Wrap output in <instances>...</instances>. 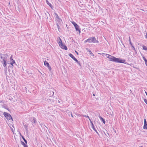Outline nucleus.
<instances>
[{
    "label": "nucleus",
    "mask_w": 147,
    "mask_h": 147,
    "mask_svg": "<svg viewBox=\"0 0 147 147\" xmlns=\"http://www.w3.org/2000/svg\"><path fill=\"white\" fill-rule=\"evenodd\" d=\"M105 130L106 132H105V131H103V132L105 134V135L106 136L108 137V136H109V133H108L107 131L105 129Z\"/></svg>",
    "instance_id": "nucleus-16"
},
{
    "label": "nucleus",
    "mask_w": 147,
    "mask_h": 147,
    "mask_svg": "<svg viewBox=\"0 0 147 147\" xmlns=\"http://www.w3.org/2000/svg\"><path fill=\"white\" fill-rule=\"evenodd\" d=\"M12 56L11 55L10 58L11 61V62H15V60L13 59Z\"/></svg>",
    "instance_id": "nucleus-24"
},
{
    "label": "nucleus",
    "mask_w": 147,
    "mask_h": 147,
    "mask_svg": "<svg viewBox=\"0 0 147 147\" xmlns=\"http://www.w3.org/2000/svg\"><path fill=\"white\" fill-rule=\"evenodd\" d=\"M71 23L74 25V27L78 25V24L74 21L72 22Z\"/></svg>",
    "instance_id": "nucleus-25"
},
{
    "label": "nucleus",
    "mask_w": 147,
    "mask_h": 147,
    "mask_svg": "<svg viewBox=\"0 0 147 147\" xmlns=\"http://www.w3.org/2000/svg\"><path fill=\"white\" fill-rule=\"evenodd\" d=\"M41 147H42V146H41Z\"/></svg>",
    "instance_id": "nucleus-60"
},
{
    "label": "nucleus",
    "mask_w": 147,
    "mask_h": 147,
    "mask_svg": "<svg viewBox=\"0 0 147 147\" xmlns=\"http://www.w3.org/2000/svg\"><path fill=\"white\" fill-rule=\"evenodd\" d=\"M58 102L59 103H60V101L59 100L58 101Z\"/></svg>",
    "instance_id": "nucleus-55"
},
{
    "label": "nucleus",
    "mask_w": 147,
    "mask_h": 147,
    "mask_svg": "<svg viewBox=\"0 0 147 147\" xmlns=\"http://www.w3.org/2000/svg\"><path fill=\"white\" fill-rule=\"evenodd\" d=\"M143 128L144 129H147V123L146 119H144V125Z\"/></svg>",
    "instance_id": "nucleus-10"
},
{
    "label": "nucleus",
    "mask_w": 147,
    "mask_h": 147,
    "mask_svg": "<svg viewBox=\"0 0 147 147\" xmlns=\"http://www.w3.org/2000/svg\"><path fill=\"white\" fill-rule=\"evenodd\" d=\"M23 139V140H24L25 139L24 137V136H22L21 137Z\"/></svg>",
    "instance_id": "nucleus-40"
},
{
    "label": "nucleus",
    "mask_w": 147,
    "mask_h": 147,
    "mask_svg": "<svg viewBox=\"0 0 147 147\" xmlns=\"http://www.w3.org/2000/svg\"><path fill=\"white\" fill-rule=\"evenodd\" d=\"M54 14L55 15V16H56V19L58 18H59V17L58 16L57 14V13H56L55 12H54Z\"/></svg>",
    "instance_id": "nucleus-27"
},
{
    "label": "nucleus",
    "mask_w": 147,
    "mask_h": 147,
    "mask_svg": "<svg viewBox=\"0 0 147 147\" xmlns=\"http://www.w3.org/2000/svg\"><path fill=\"white\" fill-rule=\"evenodd\" d=\"M47 67H48L49 71H50L51 69V68L50 66L49 65Z\"/></svg>",
    "instance_id": "nucleus-31"
},
{
    "label": "nucleus",
    "mask_w": 147,
    "mask_h": 147,
    "mask_svg": "<svg viewBox=\"0 0 147 147\" xmlns=\"http://www.w3.org/2000/svg\"><path fill=\"white\" fill-rule=\"evenodd\" d=\"M52 93L51 92V94H52Z\"/></svg>",
    "instance_id": "nucleus-59"
},
{
    "label": "nucleus",
    "mask_w": 147,
    "mask_h": 147,
    "mask_svg": "<svg viewBox=\"0 0 147 147\" xmlns=\"http://www.w3.org/2000/svg\"><path fill=\"white\" fill-rule=\"evenodd\" d=\"M70 115H71V117H73V114H72V113H70Z\"/></svg>",
    "instance_id": "nucleus-43"
},
{
    "label": "nucleus",
    "mask_w": 147,
    "mask_h": 147,
    "mask_svg": "<svg viewBox=\"0 0 147 147\" xmlns=\"http://www.w3.org/2000/svg\"><path fill=\"white\" fill-rule=\"evenodd\" d=\"M4 108H5L6 109H7V110H8V111H9V109L8 108H7V107H4Z\"/></svg>",
    "instance_id": "nucleus-36"
},
{
    "label": "nucleus",
    "mask_w": 147,
    "mask_h": 147,
    "mask_svg": "<svg viewBox=\"0 0 147 147\" xmlns=\"http://www.w3.org/2000/svg\"><path fill=\"white\" fill-rule=\"evenodd\" d=\"M105 56L107 58H108L109 61H111L116 62L117 58L116 57L107 54H105Z\"/></svg>",
    "instance_id": "nucleus-2"
},
{
    "label": "nucleus",
    "mask_w": 147,
    "mask_h": 147,
    "mask_svg": "<svg viewBox=\"0 0 147 147\" xmlns=\"http://www.w3.org/2000/svg\"><path fill=\"white\" fill-rule=\"evenodd\" d=\"M24 127L26 130L28 131V126L26 125H24Z\"/></svg>",
    "instance_id": "nucleus-26"
},
{
    "label": "nucleus",
    "mask_w": 147,
    "mask_h": 147,
    "mask_svg": "<svg viewBox=\"0 0 147 147\" xmlns=\"http://www.w3.org/2000/svg\"><path fill=\"white\" fill-rule=\"evenodd\" d=\"M51 92L52 93V94H51V95H50V96H53V95H54V92L53 91Z\"/></svg>",
    "instance_id": "nucleus-37"
},
{
    "label": "nucleus",
    "mask_w": 147,
    "mask_h": 147,
    "mask_svg": "<svg viewBox=\"0 0 147 147\" xmlns=\"http://www.w3.org/2000/svg\"><path fill=\"white\" fill-rule=\"evenodd\" d=\"M140 147H143L142 146H140Z\"/></svg>",
    "instance_id": "nucleus-52"
},
{
    "label": "nucleus",
    "mask_w": 147,
    "mask_h": 147,
    "mask_svg": "<svg viewBox=\"0 0 147 147\" xmlns=\"http://www.w3.org/2000/svg\"><path fill=\"white\" fill-rule=\"evenodd\" d=\"M76 62H77L78 60L75 57L73 59Z\"/></svg>",
    "instance_id": "nucleus-32"
},
{
    "label": "nucleus",
    "mask_w": 147,
    "mask_h": 147,
    "mask_svg": "<svg viewBox=\"0 0 147 147\" xmlns=\"http://www.w3.org/2000/svg\"><path fill=\"white\" fill-rule=\"evenodd\" d=\"M56 19V20L57 21V23L56 24L57 26L58 30L60 31V30L61 29L59 25H61L62 24V20L61 19L59 18H57Z\"/></svg>",
    "instance_id": "nucleus-4"
},
{
    "label": "nucleus",
    "mask_w": 147,
    "mask_h": 147,
    "mask_svg": "<svg viewBox=\"0 0 147 147\" xmlns=\"http://www.w3.org/2000/svg\"><path fill=\"white\" fill-rule=\"evenodd\" d=\"M20 9L19 8L18 9V10L20 11Z\"/></svg>",
    "instance_id": "nucleus-56"
},
{
    "label": "nucleus",
    "mask_w": 147,
    "mask_h": 147,
    "mask_svg": "<svg viewBox=\"0 0 147 147\" xmlns=\"http://www.w3.org/2000/svg\"><path fill=\"white\" fill-rule=\"evenodd\" d=\"M20 136H21V137H22V136H23L21 134V133L20 132Z\"/></svg>",
    "instance_id": "nucleus-47"
},
{
    "label": "nucleus",
    "mask_w": 147,
    "mask_h": 147,
    "mask_svg": "<svg viewBox=\"0 0 147 147\" xmlns=\"http://www.w3.org/2000/svg\"><path fill=\"white\" fill-rule=\"evenodd\" d=\"M10 65L12 66V67L13 66V64L14 63H15V62H11L10 63Z\"/></svg>",
    "instance_id": "nucleus-29"
},
{
    "label": "nucleus",
    "mask_w": 147,
    "mask_h": 147,
    "mask_svg": "<svg viewBox=\"0 0 147 147\" xmlns=\"http://www.w3.org/2000/svg\"><path fill=\"white\" fill-rule=\"evenodd\" d=\"M126 60L124 59H122L120 58H116V63H123L125 64H127V63L125 62Z\"/></svg>",
    "instance_id": "nucleus-6"
},
{
    "label": "nucleus",
    "mask_w": 147,
    "mask_h": 147,
    "mask_svg": "<svg viewBox=\"0 0 147 147\" xmlns=\"http://www.w3.org/2000/svg\"><path fill=\"white\" fill-rule=\"evenodd\" d=\"M145 38H146L147 39V32L146 33V35L145 36Z\"/></svg>",
    "instance_id": "nucleus-44"
},
{
    "label": "nucleus",
    "mask_w": 147,
    "mask_h": 147,
    "mask_svg": "<svg viewBox=\"0 0 147 147\" xmlns=\"http://www.w3.org/2000/svg\"><path fill=\"white\" fill-rule=\"evenodd\" d=\"M129 43H130V42H131L130 38L129 36Z\"/></svg>",
    "instance_id": "nucleus-41"
},
{
    "label": "nucleus",
    "mask_w": 147,
    "mask_h": 147,
    "mask_svg": "<svg viewBox=\"0 0 147 147\" xmlns=\"http://www.w3.org/2000/svg\"><path fill=\"white\" fill-rule=\"evenodd\" d=\"M145 64H146V66H147V61H146V62H145Z\"/></svg>",
    "instance_id": "nucleus-45"
},
{
    "label": "nucleus",
    "mask_w": 147,
    "mask_h": 147,
    "mask_svg": "<svg viewBox=\"0 0 147 147\" xmlns=\"http://www.w3.org/2000/svg\"><path fill=\"white\" fill-rule=\"evenodd\" d=\"M27 73L28 74V75H29L30 74H32V73H29L28 71H27Z\"/></svg>",
    "instance_id": "nucleus-42"
},
{
    "label": "nucleus",
    "mask_w": 147,
    "mask_h": 147,
    "mask_svg": "<svg viewBox=\"0 0 147 147\" xmlns=\"http://www.w3.org/2000/svg\"><path fill=\"white\" fill-rule=\"evenodd\" d=\"M81 67L82 66L81 64V63H80V62L78 61L77 62H76Z\"/></svg>",
    "instance_id": "nucleus-30"
},
{
    "label": "nucleus",
    "mask_w": 147,
    "mask_h": 147,
    "mask_svg": "<svg viewBox=\"0 0 147 147\" xmlns=\"http://www.w3.org/2000/svg\"><path fill=\"white\" fill-rule=\"evenodd\" d=\"M89 40V43L93 42L94 43H98L99 41L97 40H96L94 37L92 36L90 37L88 39Z\"/></svg>",
    "instance_id": "nucleus-5"
},
{
    "label": "nucleus",
    "mask_w": 147,
    "mask_h": 147,
    "mask_svg": "<svg viewBox=\"0 0 147 147\" xmlns=\"http://www.w3.org/2000/svg\"><path fill=\"white\" fill-rule=\"evenodd\" d=\"M32 123L33 126L34 127V125H36V123H37V122L36 121V118L34 117H33V120L31 121Z\"/></svg>",
    "instance_id": "nucleus-9"
},
{
    "label": "nucleus",
    "mask_w": 147,
    "mask_h": 147,
    "mask_svg": "<svg viewBox=\"0 0 147 147\" xmlns=\"http://www.w3.org/2000/svg\"><path fill=\"white\" fill-rule=\"evenodd\" d=\"M141 55L142 56V58H143V60H144V61H145V62H146V61H147V59H146L145 58V57H144V55H143V54H141Z\"/></svg>",
    "instance_id": "nucleus-22"
},
{
    "label": "nucleus",
    "mask_w": 147,
    "mask_h": 147,
    "mask_svg": "<svg viewBox=\"0 0 147 147\" xmlns=\"http://www.w3.org/2000/svg\"><path fill=\"white\" fill-rule=\"evenodd\" d=\"M59 47L62 49L67 50L68 49L67 46L63 43L59 45Z\"/></svg>",
    "instance_id": "nucleus-8"
},
{
    "label": "nucleus",
    "mask_w": 147,
    "mask_h": 147,
    "mask_svg": "<svg viewBox=\"0 0 147 147\" xmlns=\"http://www.w3.org/2000/svg\"><path fill=\"white\" fill-rule=\"evenodd\" d=\"M82 116L84 117L88 118L89 119L90 122V121H92L91 119L90 118V117L88 115H82Z\"/></svg>",
    "instance_id": "nucleus-21"
},
{
    "label": "nucleus",
    "mask_w": 147,
    "mask_h": 147,
    "mask_svg": "<svg viewBox=\"0 0 147 147\" xmlns=\"http://www.w3.org/2000/svg\"><path fill=\"white\" fill-rule=\"evenodd\" d=\"M129 44H130V45H131V47L132 48L133 50H134L135 51V52L136 53H137L136 51V50L134 46H133V44L132 43V42H130V43H129Z\"/></svg>",
    "instance_id": "nucleus-15"
},
{
    "label": "nucleus",
    "mask_w": 147,
    "mask_h": 147,
    "mask_svg": "<svg viewBox=\"0 0 147 147\" xmlns=\"http://www.w3.org/2000/svg\"><path fill=\"white\" fill-rule=\"evenodd\" d=\"M24 143L26 144L27 145V140H26V139H25L24 140Z\"/></svg>",
    "instance_id": "nucleus-34"
},
{
    "label": "nucleus",
    "mask_w": 147,
    "mask_h": 147,
    "mask_svg": "<svg viewBox=\"0 0 147 147\" xmlns=\"http://www.w3.org/2000/svg\"><path fill=\"white\" fill-rule=\"evenodd\" d=\"M74 27L76 31L79 32V33L81 32V31L80 29L79 26L78 25Z\"/></svg>",
    "instance_id": "nucleus-12"
},
{
    "label": "nucleus",
    "mask_w": 147,
    "mask_h": 147,
    "mask_svg": "<svg viewBox=\"0 0 147 147\" xmlns=\"http://www.w3.org/2000/svg\"><path fill=\"white\" fill-rule=\"evenodd\" d=\"M89 40H88V39H87L86 40L84 41V43H86L87 42H89Z\"/></svg>",
    "instance_id": "nucleus-35"
},
{
    "label": "nucleus",
    "mask_w": 147,
    "mask_h": 147,
    "mask_svg": "<svg viewBox=\"0 0 147 147\" xmlns=\"http://www.w3.org/2000/svg\"><path fill=\"white\" fill-rule=\"evenodd\" d=\"M86 49L88 51L89 53L91 55L94 56V54L91 51L89 50L88 48H87Z\"/></svg>",
    "instance_id": "nucleus-19"
},
{
    "label": "nucleus",
    "mask_w": 147,
    "mask_h": 147,
    "mask_svg": "<svg viewBox=\"0 0 147 147\" xmlns=\"http://www.w3.org/2000/svg\"><path fill=\"white\" fill-rule=\"evenodd\" d=\"M145 93H146V95H147V92H145Z\"/></svg>",
    "instance_id": "nucleus-54"
},
{
    "label": "nucleus",
    "mask_w": 147,
    "mask_h": 147,
    "mask_svg": "<svg viewBox=\"0 0 147 147\" xmlns=\"http://www.w3.org/2000/svg\"><path fill=\"white\" fill-rule=\"evenodd\" d=\"M5 102V100H0V103H2L4 104Z\"/></svg>",
    "instance_id": "nucleus-28"
},
{
    "label": "nucleus",
    "mask_w": 147,
    "mask_h": 147,
    "mask_svg": "<svg viewBox=\"0 0 147 147\" xmlns=\"http://www.w3.org/2000/svg\"><path fill=\"white\" fill-rule=\"evenodd\" d=\"M115 133H116V130H115Z\"/></svg>",
    "instance_id": "nucleus-58"
},
{
    "label": "nucleus",
    "mask_w": 147,
    "mask_h": 147,
    "mask_svg": "<svg viewBox=\"0 0 147 147\" xmlns=\"http://www.w3.org/2000/svg\"><path fill=\"white\" fill-rule=\"evenodd\" d=\"M72 40L74 41V42H75V40H73V39H72Z\"/></svg>",
    "instance_id": "nucleus-53"
},
{
    "label": "nucleus",
    "mask_w": 147,
    "mask_h": 147,
    "mask_svg": "<svg viewBox=\"0 0 147 147\" xmlns=\"http://www.w3.org/2000/svg\"><path fill=\"white\" fill-rule=\"evenodd\" d=\"M21 144L24 147H28L27 145L25 144L24 142L21 141Z\"/></svg>",
    "instance_id": "nucleus-17"
},
{
    "label": "nucleus",
    "mask_w": 147,
    "mask_h": 147,
    "mask_svg": "<svg viewBox=\"0 0 147 147\" xmlns=\"http://www.w3.org/2000/svg\"><path fill=\"white\" fill-rule=\"evenodd\" d=\"M13 99V98L12 97H11V98H10L9 99L10 100H12V99Z\"/></svg>",
    "instance_id": "nucleus-46"
},
{
    "label": "nucleus",
    "mask_w": 147,
    "mask_h": 147,
    "mask_svg": "<svg viewBox=\"0 0 147 147\" xmlns=\"http://www.w3.org/2000/svg\"><path fill=\"white\" fill-rule=\"evenodd\" d=\"M57 42L59 45L63 43L59 37V39L57 40Z\"/></svg>",
    "instance_id": "nucleus-14"
},
{
    "label": "nucleus",
    "mask_w": 147,
    "mask_h": 147,
    "mask_svg": "<svg viewBox=\"0 0 147 147\" xmlns=\"http://www.w3.org/2000/svg\"><path fill=\"white\" fill-rule=\"evenodd\" d=\"M90 123H91V125L92 128L94 130V131L96 132V133L99 136H100L99 134L97 132V130L96 129L92 121H90Z\"/></svg>",
    "instance_id": "nucleus-7"
},
{
    "label": "nucleus",
    "mask_w": 147,
    "mask_h": 147,
    "mask_svg": "<svg viewBox=\"0 0 147 147\" xmlns=\"http://www.w3.org/2000/svg\"><path fill=\"white\" fill-rule=\"evenodd\" d=\"M4 117L6 118L8 121H10L12 122L13 121V118L12 116L10 114L7 112H4L3 114Z\"/></svg>",
    "instance_id": "nucleus-3"
},
{
    "label": "nucleus",
    "mask_w": 147,
    "mask_h": 147,
    "mask_svg": "<svg viewBox=\"0 0 147 147\" xmlns=\"http://www.w3.org/2000/svg\"><path fill=\"white\" fill-rule=\"evenodd\" d=\"M99 118L100 119V120L102 121V122H103V123L104 124H105V123H106L105 119H104L102 118L100 116L99 117Z\"/></svg>",
    "instance_id": "nucleus-13"
},
{
    "label": "nucleus",
    "mask_w": 147,
    "mask_h": 147,
    "mask_svg": "<svg viewBox=\"0 0 147 147\" xmlns=\"http://www.w3.org/2000/svg\"><path fill=\"white\" fill-rule=\"evenodd\" d=\"M24 89L26 90V92H27V88L26 87H24Z\"/></svg>",
    "instance_id": "nucleus-38"
},
{
    "label": "nucleus",
    "mask_w": 147,
    "mask_h": 147,
    "mask_svg": "<svg viewBox=\"0 0 147 147\" xmlns=\"http://www.w3.org/2000/svg\"><path fill=\"white\" fill-rule=\"evenodd\" d=\"M93 96H95V94H93Z\"/></svg>",
    "instance_id": "nucleus-51"
},
{
    "label": "nucleus",
    "mask_w": 147,
    "mask_h": 147,
    "mask_svg": "<svg viewBox=\"0 0 147 147\" xmlns=\"http://www.w3.org/2000/svg\"><path fill=\"white\" fill-rule=\"evenodd\" d=\"M46 2L47 4L50 7H51L52 9H53L54 7L51 5V4L49 2L48 0H46Z\"/></svg>",
    "instance_id": "nucleus-11"
},
{
    "label": "nucleus",
    "mask_w": 147,
    "mask_h": 147,
    "mask_svg": "<svg viewBox=\"0 0 147 147\" xmlns=\"http://www.w3.org/2000/svg\"><path fill=\"white\" fill-rule=\"evenodd\" d=\"M75 52L76 53V54L78 55V52L76 51H75Z\"/></svg>",
    "instance_id": "nucleus-39"
},
{
    "label": "nucleus",
    "mask_w": 147,
    "mask_h": 147,
    "mask_svg": "<svg viewBox=\"0 0 147 147\" xmlns=\"http://www.w3.org/2000/svg\"><path fill=\"white\" fill-rule=\"evenodd\" d=\"M44 64L47 67H48V66L50 65L49 63L46 61H44Z\"/></svg>",
    "instance_id": "nucleus-18"
},
{
    "label": "nucleus",
    "mask_w": 147,
    "mask_h": 147,
    "mask_svg": "<svg viewBox=\"0 0 147 147\" xmlns=\"http://www.w3.org/2000/svg\"><path fill=\"white\" fill-rule=\"evenodd\" d=\"M0 58L1 59V62L2 63L3 66L6 68V69L7 67V60L8 55L7 53L2 54L1 53L0 54Z\"/></svg>",
    "instance_id": "nucleus-1"
},
{
    "label": "nucleus",
    "mask_w": 147,
    "mask_h": 147,
    "mask_svg": "<svg viewBox=\"0 0 147 147\" xmlns=\"http://www.w3.org/2000/svg\"><path fill=\"white\" fill-rule=\"evenodd\" d=\"M121 43H122V44H123V45L125 47V45H124V44H123L122 41H121Z\"/></svg>",
    "instance_id": "nucleus-48"
},
{
    "label": "nucleus",
    "mask_w": 147,
    "mask_h": 147,
    "mask_svg": "<svg viewBox=\"0 0 147 147\" xmlns=\"http://www.w3.org/2000/svg\"><path fill=\"white\" fill-rule=\"evenodd\" d=\"M142 47L143 50H145L147 51V47L146 46L143 45Z\"/></svg>",
    "instance_id": "nucleus-20"
},
{
    "label": "nucleus",
    "mask_w": 147,
    "mask_h": 147,
    "mask_svg": "<svg viewBox=\"0 0 147 147\" xmlns=\"http://www.w3.org/2000/svg\"><path fill=\"white\" fill-rule=\"evenodd\" d=\"M69 56L72 59H73L75 57L71 53H69L68 54Z\"/></svg>",
    "instance_id": "nucleus-23"
},
{
    "label": "nucleus",
    "mask_w": 147,
    "mask_h": 147,
    "mask_svg": "<svg viewBox=\"0 0 147 147\" xmlns=\"http://www.w3.org/2000/svg\"><path fill=\"white\" fill-rule=\"evenodd\" d=\"M45 16H47V19H48V17H47V15L46 13H45Z\"/></svg>",
    "instance_id": "nucleus-50"
},
{
    "label": "nucleus",
    "mask_w": 147,
    "mask_h": 147,
    "mask_svg": "<svg viewBox=\"0 0 147 147\" xmlns=\"http://www.w3.org/2000/svg\"><path fill=\"white\" fill-rule=\"evenodd\" d=\"M144 102H145L146 104L147 105V100L146 99L144 98Z\"/></svg>",
    "instance_id": "nucleus-33"
},
{
    "label": "nucleus",
    "mask_w": 147,
    "mask_h": 147,
    "mask_svg": "<svg viewBox=\"0 0 147 147\" xmlns=\"http://www.w3.org/2000/svg\"><path fill=\"white\" fill-rule=\"evenodd\" d=\"M47 13H48V14L49 15V16H50V14H49V13L48 12H47Z\"/></svg>",
    "instance_id": "nucleus-57"
},
{
    "label": "nucleus",
    "mask_w": 147,
    "mask_h": 147,
    "mask_svg": "<svg viewBox=\"0 0 147 147\" xmlns=\"http://www.w3.org/2000/svg\"><path fill=\"white\" fill-rule=\"evenodd\" d=\"M102 53V55L104 56V55H105V54H105V53Z\"/></svg>",
    "instance_id": "nucleus-49"
}]
</instances>
